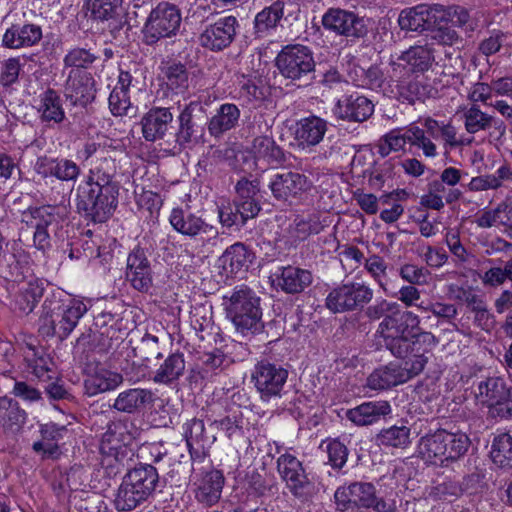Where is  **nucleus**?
<instances>
[{
    "instance_id": "nucleus-17",
    "label": "nucleus",
    "mask_w": 512,
    "mask_h": 512,
    "mask_svg": "<svg viewBox=\"0 0 512 512\" xmlns=\"http://www.w3.org/2000/svg\"><path fill=\"white\" fill-rule=\"evenodd\" d=\"M403 359L405 361L402 366L390 364L376 369L367 378V386L374 390H384L405 383L419 375L427 363V359Z\"/></svg>"
},
{
    "instance_id": "nucleus-11",
    "label": "nucleus",
    "mask_w": 512,
    "mask_h": 512,
    "mask_svg": "<svg viewBox=\"0 0 512 512\" xmlns=\"http://www.w3.org/2000/svg\"><path fill=\"white\" fill-rule=\"evenodd\" d=\"M87 311L88 308L83 301L71 299L41 318L40 331L46 336H57L63 340L71 334Z\"/></svg>"
},
{
    "instance_id": "nucleus-61",
    "label": "nucleus",
    "mask_w": 512,
    "mask_h": 512,
    "mask_svg": "<svg viewBox=\"0 0 512 512\" xmlns=\"http://www.w3.org/2000/svg\"><path fill=\"white\" fill-rule=\"evenodd\" d=\"M450 291L453 293L454 299L466 304L470 312L485 302L483 296L475 293L472 287H451Z\"/></svg>"
},
{
    "instance_id": "nucleus-59",
    "label": "nucleus",
    "mask_w": 512,
    "mask_h": 512,
    "mask_svg": "<svg viewBox=\"0 0 512 512\" xmlns=\"http://www.w3.org/2000/svg\"><path fill=\"white\" fill-rule=\"evenodd\" d=\"M96 59L97 56L90 50L74 48L65 55L63 62L65 67L86 69L91 66Z\"/></svg>"
},
{
    "instance_id": "nucleus-32",
    "label": "nucleus",
    "mask_w": 512,
    "mask_h": 512,
    "mask_svg": "<svg viewBox=\"0 0 512 512\" xmlns=\"http://www.w3.org/2000/svg\"><path fill=\"white\" fill-rule=\"evenodd\" d=\"M42 37V28L39 25L13 24L4 33L2 43L7 48L18 49L34 46L40 42Z\"/></svg>"
},
{
    "instance_id": "nucleus-48",
    "label": "nucleus",
    "mask_w": 512,
    "mask_h": 512,
    "mask_svg": "<svg viewBox=\"0 0 512 512\" xmlns=\"http://www.w3.org/2000/svg\"><path fill=\"white\" fill-rule=\"evenodd\" d=\"M465 129L470 134H475L481 130H487L494 127L501 134L505 131V125L502 120L496 119L482 112L478 106H471L464 114Z\"/></svg>"
},
{
    "instance_id": "nucleus-7",
    "label": "nucleus",
    "mask_w": 512,
    "mask_h": 512,
    "mask_svg": "<svg viewBox=\"0 0 512 512\" xmlns=\"http://www.w3.org/2000/svg\"><path fill=\"white\" fill-rule=\"evenodd\" d=\"M182 12L178 5L159 2L149 13L142 27L143 42L153 46L162 39L173 38L180 31Z\"/></svg>"
},
{
    "instance_id": "nucleus-23",
    "label": "nucleus",
    "mask_w": 512,
    "mask_h": 512,
    "mask_svg": "<svg viewBox=\"0 0 512 512\" xmlns=\"http://www.w3.org/2000/svg\"><path fill=\"white\" fill-rule=\"evenodd\" d=\"M309 186L310 182L305 175L293 171L274 174L268 185L273 197L281 201L296 198L308 190Z\"/></svg>"
},
{
    "instance_id": "nucleus-58",
    "label": "nucleus",
    "mask_w": 512,
    "mask_h": 512,
    "mask_svg": "<svg viewBox=\"0 0 512 512\" xmlns=\"http://www.w3.org/2000/svg\"><path fill=\"white\" fill-rule=\"evenodd\" d=\"M324 229L319 217L311 216L307 219L296 218L291 226V234L300 240H305L310 235L319 234Z\"/></svg>"
},
{
    "instance_id": "nucleus-49",
    "label": "nucleus",
    "mask_w": 512,
    "mask_h": 512,
    "mask_svg": "<svg viewBox=\"0 0 512 512\" xmlns=\"http://www.w3.org/2000/svg\"><path fill=\"white\" fill-rule=\"evenodd\" d=\"M283 14L284 3L281 1H276L257 13L254 19V34L256 37L262 38L270 30L276 28Z\"/></svg>"
},
{
    "instance_id": "nucleus-21",
    "label": "nucleus",
    "mask_w": 512,
    "mask_h": 512,
    "mask_svg": "<svg viewBox=\"0 0 512 512\" xmlns=\"http://www.w3.org/2000/svg\"><path fill=\"white\" fill-rule=\"evenodd\" d=\"M152 274L147 251L140 246H136L127 257V280L134 289L147 292L152 286Z\"/></svg>"
},
{
    "instance_id": "nucleus-9",
    "label": "nucleus",
    "mask_w": 512,
    "mask_h": 512,
    "mask_svg": "<svg viewBox=\"0 0 512 512\" xmlns=\"http://www.w3.org/2000/svg\"><path fill=\"white\" fill-rule=\"evenodd\" d=\"M337 509L341 512L354 508H372L375 512H396L394 502H387L378 497L372 483L353 482L348 486L338 487L334 493Z\"/></svg>"
},
{
    "instance_id": "nucleus-46",
    "label": "nucleus",
    "mask_w": 512,
    "mask_h": 512,
    "mask_svg": "<svg viewBox=\"0 0 512 512\" xmlns=\"http://www.w3.org/2000/svg\"><path fill=\"white\" fill-rule=\"evenodd\" d=\"M27 414L12 398H0V424L6 430L18 432L25 424Z\"/></svg>"
},
{
    "instance_id": "nucleus-53",
    "label": "nucleus",
    "mask_w": 512,
    "mask_h": 512,
    "mask_svg": "<svg viewBox=\"0 0 512 512\" xmlns=\"http://www.w3.org/2000/svg\"><path fill=\"white\" fill-rule=\"evenodd\" d=\"M190 324L200 340L208 339L214 330L211 308L205 306L195 307L190 312Z\"/></svg>"
},
{
    "instance_id": "nucleus-4",
    "label": "nucleus",
    "mask_w": 512,
    "mask_h": 512,
    "mask_svg": "<svg viewBox=\"0 0 512 512\" xmlns=\"http://www.w3.org/2000/svg\"><path fill=\"white\" fill-rule=\"evenodd\" d=\"M470 445L469 437L463 432L437 429L420 438L418 453L426 462L447 467L462 458Z\"/></svg>"
},
{
    "instance_id": "nucleus-35",
    "label": "nucleus",
    "mask_w": 512,
    "mask_h": 512,
    "mask_svg": "<svg viewBox=\"0 0 512 512\" xmlns=\"http://www.w3.org/2000/svg\"><path fill=\"white\" fill-rule=\"evenodd\" d=\"M250 152L258 163L270 166L282 165L286 161L283 149L269 136H257L253 139Z\"/></svg>"
},
{
    "instance_id": "nucleus-22",
    "label": "nucleus",
    "mask_w": 512,
    "mask_h": 512,
    "mask_svg": "<svg viewBox=\"0 0 512 512\" xmlns=\"http://www.w3.org/2000/svg\"><path fill=\"white\" fill-rule=\"evenodd\" d=\"M374 113L372 101L358 93L344 95L333 109V114L340 120L348 122H364Z\"/></svg>"
},
{
    "instance_id": "nucleus-33",
    "label": "nucleus",
    "mask_w": 512,
    "mask_h": 512,
    "mask_svg": "<svg viewBox=\"0 0 512 512\" xmlns=\"http://www.w3.org/2000/svg\"><path fill=\"white\" fill-rule=\"evenodd\" d=\"M37 113L40 121L48 127L60 125L64 122L66 115L62 98L56 90L48 88L39 95Z\"/></svg>"
},
{
    "instance_id": "nucleus-14",
    "label": "nucleus",
    "mask_w": 512,
    "mask_h": 512,
    "mask_svg": "<svg viewBox=\"0 0 512 512\" xmlns=\"http://www.w3.org/2000/svg\"><path fill=\"white\" fill-rule=\"evenodd\" d=\"M289 372L282 365L268 360L259 361L251 374V380L259 393L260 399L270 402L281 398Z\"/></svg>"
},
{
    "instance_id": "nucleus-50",
    "label": "nucleus",
    "mask_w": 512,
    "mask_h": 512,
    "mask_svg": "<svg viewBox=\"0 0 512 512\" xmlns=\"http://www.w3.org/2000/svg\"><path fill=\"white\" fill-rule=\"evenodd\" d=\"M489 454L498 468L512 469V435L505 432L494 436Z\"/></svg>"
},
{
    "instance_id": "nucleus-27",
    "label": "nucleus",
    "mask_w": 512,
    "mask_h": 512,
    "mask_svg": "<svg viewBox=\"0 0 512 512\" xmlns=\"http://www.w3.org/2000/svg\"><path fill=\"white\" fill-rule=\"evenodd\" d=\"M437 17V4H420L401 11L398 24L402 30L429 31L432 26L438 24Z\"/></svg>"
},
{
    "instance_id": "nucleus-20",
    "label": "nucleus",
    "mask_w": 512,
    "mask_h": 512,
    "mask_svg": "<svg viewBox=\"0 0 512 512\" xmlns=\"http://www.w3.org/2000/svg\"><path fill=\"white\" fill-rule=\"evenodd\" d=\"M64 97L70 105L86 108L96 97V81L91 73L70 71L64 85Z\"/></svg>"
},
{
    "instance_id": "nucleus-44",
    "label": "nucleus",
    "mask_w": 512,
    "mask_h": 512,
    "mask_svg": "<svg viewBox=\"0 0 512 512\" xmlns=\"http://www.w3.org/2000/svg\"><path fill=\"white\" fill-rule=\"evenodd\" d=\"M124 382V377L118 372L98 369L90 375L84 382L86 393L89 396H95L100 393L115 390Z\"/></svg>"
},
{
    "instance_id": "nucleus-43",
    "label": "nucleus",
    "mask_w": 512,
    "mask_h": 512,
    "mask_svg": "<svg viewBox=\"0 0 512 512\" xmlns=\"http://www.w3.org/2000/svg\"><path fill=\"white\" fill-rule=\"evenodd\" d=\"M156 368L153 381L161 384H171L177 381L185 371L184 354L175 352L169 354L161 363L154 364Z\"/></svg>"
},
{
    "instance_id": "nucleus-51",
    "label": "nucleus",
    "mask_w": 512,
    "mask_h": 512,
    "mask_svg": "<svg viewBox=\"0 0 512 512\" xmlns=\"http://www.w3.org/2000/svg\"><path fill=\"white\" fill-rule=\"evenodd\" d=\"M434 89L424 80L412 79L397 86L398 99L413 105L416 101H425L432 96Z\"/></svg>"
},
{
    "instance_id": "nucleus-47",
    "label": "nucleus",
    "mask_w": 512,
    "mask_h": 512,
    "mask_svg": "<svg viewBox=\"0 0 512 512\" xmlns=\"http://www.w3.org/2000/svg\"><path fill=\"white\" fill-rule=\"evenodd\" d=\"M508 387L504 379L500 377H487L481 380L477 385L475 396L477 400L487 407L491 406L494 402L503 400L508 390Z\"/></svg>"
},
{
    "instance_id": "nucleus-18",
    "label": "nucleus",
    "mask_w": 512,
    "mask_h": 512,
    "mask_svg": "<svg viewBox=\"0 0 512 512\" xmlns=\"http://www.w3.org/2000/svg\"><path fill=\"white\" fill-rule=\"evenodd\" d=\"M368 19L360 17L356 13L340 8H329L322 16L323 27L337 35L361 39L368 35Z\"/></svg>"
},
{
    "instance_id": "nucleus-6",
    "label": "nucleus",
    "mask_w": 512,
    "mask_h": 512,
    "mask_svg": "<svg viewBox=\"0 0 512 512\" xmlns=\"http://www.w3.org/2000/svg\"><path fill=\"white\" fill-rule=\"evenodd\" d=\"M280 75L294 83L308 84L314 79L316 62L313 51L302 44L284 46L275 58Z\"/></svg>"
},
{
    "instance_id": "nucleus-12",
    "label": "nucleus",
    "mask_w": 512,
    "mask_h": 512,
    "mask_svg": "<svg viewBox=\"0 0 512 512\" xmlns=\"http://www.w3.org/2000/svg\"><path fill=\"white\" fill-rule=\"evenodd\" d=\"M62 220L59 208L51 205L29 208L22 213V222L34 229L33 246L42 252L51 248L50 233L58 229Z\"/></svg>"
},
{
    "instance_id": "nucleus-1",
    "label": "nucleus",
    "mask_w": 512,
    "mask_h": 512,
    "mask_svg": "<svg viewBox=\"0 0 512 512\" xmlns=\"http://www.w3.org/2000/svg\"><path fill=\"white\" fill-rule=\"evenodd\" d=\"M419 323L420 320L416 314L401 309L398 304L379 323L377 334L383 340L384 346L395 357L428 360L426 354L436 346V337L431 332L426 331L413 334L411 337L408 336L409 328H414Z\"/></svg>"
},
{
    "instance_id": "nucleus-3",
    "label": "nucleus",
    "mask_w": 512,
    "mask_h": 512,
    "mask_svg": "<svg viewBox=\"0 0 512 512\" xmlns=\"http://www.w3.org/2000/svg\"><path fill=\"white\" fill-rule=\"evenodd\" d=\"M222 306L226 318L231 321L237 333L250 336L264 328L261 298L247 285H239L223 296Z\"/></svg>"
},
{
    "instance_id": "nucleus-39",
    "label": "nucleus",
    "mask_w": 512,
    "mask_h": 512,
    "mask_svg": "<svg viewBox=\"0 0 512 512\" xmlns=\"http://www.w3.org/2000/svg\"><path fill=\"white\" fill-rule=\"evenodd\" d=\"M224 485V476L219 470L206 472L199 481L195 490V498L198 502L213 506L221 498Z\"/></svg>"
},
{
    "instance_id": "nucleus-63",
    "label": "nucleus",
    "mask_w": 512,
    "mask_h": 512,
    "mask_svg": "<svg viewBox=\"0 0 512 512\" xmlns=\"http://www.w3.org/2000/svg\"><path fill=\"white\" fill-rule=\"evenodd\" d=\"M330 465L335 469H341L348 457L347 447L338 439L329 441L326 445Z\"/></svg>"
},
{
    "instance_id": "nucleus-5",
    "label": "nucleus",
    "mask_w": 512,
    "mask_h": 512,
    "mask_svg": "<svg viewBox=\"0 0 512 512\" xmlns=\"http://www.w3.org/2000/svg\"><path fill=\"white\" fill-rule=\"evenodd\" d=\"M118 197V188L80 184L76 190V207L86 219L104 223L115 212Z\"/></svg>"
},
{
    "instance_id": "nucleus-45",
    "label": "nucleus",
    "mask_w": 512,
    "mask_h": 512,
    "mask_svg": "<svg viewBox=\"0 0 512 512\" xmlns=\"http://www.w3.org/2000/svg\"><path fill=\"white\" fill-rule=\"evenodd\" d=\"M438 24L445 22L473 32L477 28V21L471 17L470 11L459 5L443 6L437 4Z\"/></svg>"
},
{
    "instance_id": "nucleus-28",
    "label": "nucleus",
    "mask_w": 512,
    "mask_h": 512,
    "mask_svg": "<svg viewBox=\"0 0 512 512\" xmlns=\"http://www.w3.org/2000/svg\"><path fill=\"white\" fill-rule=\"evenodd\" d=\"M273 284L287 294H300L313 282L309 270L295 266L280 267L274 274Z\"/></svg>"
},
{
    "instance_id": "nucleus-2",
    "label": "nucleus",
    "mask_w": 512,
    "mask_h": 512,
    "mask_svg": "<svg viewBox=\"0 0 512 512\" xmlns=\"http://www.w3.org/2000/svg\"><path fill=\"white\" fill-rule=\"evenodd\" d=\"M160 485L156 467L138 463L128 469L114 494L113 505L119 512H130L147 502Z\"/></svg>"
},
{
    "instance_id": "nucleus-36",
    "label": "nucleus",
    "mask_w": 512,
    "mask_h": 512,
    "mask_svg": "<svg viewBox=\"0 0 512 512\" xmlns=\"http://www.w3.org/2000/svg\"><path fill=\"white\" fill-rule=\"evenodd\" d=\"M122 2L123 0H89L88 8L91 17L98 21H108L112 33L122 28Z\"/></svg>"
},
{
    "instance_id": "nucleus-29",
    "label": "nucleus",
    "mask_w": 512,
    "mask_h": 512,
    "mask_svg": "<svg viewBox=\"0 0 512 512\" xmlns=\"http://www.w3.org/2000/svg\"><path fill=\"white\" fill-rule=\"evenodd\" d=\"M173 121V114L167 107H152L141 119L142 134L146 141L155 142L165 137Z\"/></svg>"
},
{
    "instance_id": "nucleus-34",
    "label": "nucleus",
    "mask_w": 512,
    "mask_h": 512,
    "mask_svg": "<svg viewBox=\"0 0 512 512\" xmlns=\"http://www.w3.org/2000/svg\"><path fill=\"white\" fill-rule=\"evenodd\" d=\"M152 402L153 393L151 390L129 388L117 395L110 408L120 413L134 414L140 412Z\"/></svg>"
},
{
    "instance_id": "nucleus-42",
    "label": "nucleus",
    "mask_w": 512,
    "mask_h": 512,
    "mask_svg": "<svg viewBox=\"0 0 512 512\" xmlns=\"http://www.w3.org/2000/svg\"><path fill=\"white\" fill-rule=\"evenodd\" d=\"M254 259V253L245 244L237 242L223 252L219 261L224 270L231 274L247 271Z\"/></svg>"
},
{
    "instance_id": "nucleus-8",
    "label": "nucleus",
    "mask_w": 512,
    "mask_h": 512,
    "mask_svg": "<svg viewBox=\"0 0 512 512\" xmlns=\"http://www.w3.org/2000/svg\"><path fill=\"white\" fill-rule=\"evenodd\" d=\"M126 421L111 422L102 436L101 451L104 455L102 465L109 477H115L124 470L130 469L132 452L125 445Z\"/></svg>"
},
{
    "instance_id": "nucleus-30",
    "label": "nucleus",
    "mask_w": 512,
    "mask_h": 512,
    "mask_svg": "<svg viewBox=\"0 0 512 512\" xmlns=\"http://www.w3.org/2000/svg\"><path fill=\"white\" fill-rule=\"evenodd\" d=\"M327 129V121L317 115L301 118L295 125V140L302 149L317 146L323 140Z\"/></svg>"
},
{
    "instance_id": "nucleus-60",
    "label": "nucleus",
    "mask_w": 512,
    "mask_h": 512,
    "mask_svg": "<svg viewBox=\"0 0 512 512\" xmlns=\"http://www.w3.org/2000/svg\"><path fill=\"white\" fill-rule=\"evenodd\" d=\"M408 143L421 148L426 157H434L437 154L435 144L425 135V131L418 126L409 127Z\"/></svg>"
},
{
    "instance_id": "nucleus-10",
    "label": "nucleus",
    "mask_w": 512,
    "mask_h": 512,
    "mask_svg": "<svg viewBox=\"0 0 512 512\" xmlns=\"http://www.w3.org/2000/svg\"><path fill=\"white\" fill-rule=\"evenodd\" d=\"M171 226L178 233L194 240L202 249L213 248L219 240L217 227L209 224L196 214L182 208H174L169 216Z\"/></svg>"
},
{
    "instance_id": "nucleus-13",
    "label": "nucleus",
    "mask_w": 512,
    "mask_h": 512,
    "mask_svg": "<svg viewBox=\"0 0 512 512\" xmlns=\"http://www.w3.org/2000/svg\"><path fill=\"white\" fill-rule=\"evenodd\" d=\"M0 277L8 282L19 284L15 309L23 315L30 314L43 296V283L36 278L23 281L22 275L19 272V263L15 257H11V262L7 261L6 265L0 264Z\"/></svg>"
},
{
    "instance_id": "nucleus-38",
    "label": "nucleus",
    "mask_w": 512,
    "mask_h": 512,
    "mask_svg": "<svg viewBox=\"0 0 512 512\" xmlns=\"http://www.w3.org/2000/svg\"><path fill=\"white\" fill-rule=\"evenodd\" d=\"M240 109L232 103L220 105L216 113L207 121V129L212 137L220 138L234 129L240 119Z\"/></svg>"
},
{
    "instance_id": "nucleus-25",
    "label": "nucleus",
    "mask_w": 512,
    "mask_h": 512,
    "mask_svg": "<svg viewBox=\"0 0 512 512\" xmlns=\"http://www.w3.org/2000/svg\"><path fill=\"white\" fill-rule=\"evenodd\" d=\"M183 436L192 460L202 459L206 449L216 441L213 430H207L201 419L193 418L183 425Z\"/></svg>"
},
{
    "instance_id": "nucleus-26",
    "label": "nucleus",
    "mask_w": 512,
    "mask_h": 512,
    "mask_svg": "<svg viewBox=\"0 0 512 512\" xmlns=\"http://www.w3.org/2000/svg\"><path fill=\"white\" fill-rule=\"evenodd\" d=\"M34 169L43 178L55 177L64 182H75L80 175V167L67 158L39 157Z\"/></svg>"
},
{
    "instance_id": "nucleus-55",
    "label": "nucleus",
    "mask_w": 512,
    "mask_h": 512,
    "mask_svg": "<svg viewBox=\"0 0 512 512\" xmlns=\"http://www.w3.org/2000/svg\"><path fill=\"white\" fill-rule=\"evenodd\" d=\"M135 355L138 356L145 364L146 366H149L150 364H155V361H159L163 359V351L159 346V339L158 337L151 335V334H145L140 344L134 349Z\"/></svg>"
},
{
    "instance_id": "nucleus-37",
    "label": "nucleus",
    "mask_w": 512,
    "mask_h": 512,
    "mask_svg": "<svg viewBox=\"0 0 512 512\" xmlns=\"http://www.w3.org/2000/svg\"><path fill=\"white\" fill-rule=\"evenodd\" d=\"M390 412L391 406L388 401H369L347 410L346 417L358 426H366L377 422Z\"/></svg>"
},
{
    "instance_id": "nucleus-40",
    "label": "nucleus",
    "mask_w": 512,
    "mask_h": 512,
    "mask_svg": "<svg viewBox=\"0 0 512 512\" xmlns=\"http://www.w3.org/2000/svg\"><path fill=\"white\" fill-rule=\"evenodd\" d=\"M117 174L116 162L108 156H101L96 159L95 164L90 168L86 181L83 184L95 185L120 189L119 182L115 180Z\"/></svg>"
},
{
    "instance_id": "nucleus-54",
    "label": "nucleus",
    "mask_w": 512,
    "mask_h": 512,
    "mask_svg": "<svg viewBox=\"0 0 512 512\" xmlns=\"http://www.w3.org/2000/svg\"><path fill=\"white\" fill-rule=\"evenodd\" d=\"M378 446L405 448L410 443V429L406 426H392L382 429L375 437Z\"/></svg>"
},
{
    "instance_id": "nucleus-56",
    "label": "nucleus",
    "mask_w": 512,
    "mask_h": 512,
    "mask_svg": "<svg viewBox=\"0 0 512 512\" xmlns=\"http://www.w3.org/2000/svg\"><path fill=\"white\" fill-rule=\"evenodd\" d=\"M431 27L428 34L426 35V41L441 46H456L463 43V38L459 33L451 26L439 25Z\"/></svg>"
},
{
    "instance_id": "nucleus-41",
    "label": "nucleus",
    "mask_w": 512,
    "mask_h": 512,
    "mask_svg": "<svg viewBox=\"0 0 512 512\" xmlns=\"http://www.w3.org/2000/svg\"><path fill=\"white\" fill-rule=\"evenodd\" d=\"M434 54L432 43L425 40L423 44H416L402 52L398 59L408 65L411 71L423 73L431 68L435 60Z\"/></svg>"
},
{
    "instance_id": "nucleus-62",
    "label": "nucleus",
    "mask_w": 512,
    "mask_h": 512,
    "mask_svg": "<svg viewBox=\"0 0 512 512\" xmlns=\"http://www.w3.org/2000/svg\"><path fill=\"white\" fill-rule=\"evenodd\" d=\"M399 276L409 284L423 285L428 281L429 271L414 264H404L399 269Z\"/></svg>"
},
{
    "instance_id": "nucleus-31",
    "label": "nucleus",
    "mask_w": 512,
    "mask_h": 512,
    "mask_svg": "<svg viewBox=\"0 0 512 512\" xmlns=\"http://www.w3.org/2000/svg\"><path fill=\"white\" fill-rule=\"evenodd\" d=\"M39 432L41 440L33 443V451L37 454H41L43 459L58 458L61 454L58 442L67 434V427L50 422L41 424Z\"/></svg>"
},
{
    "instance_id": "nucleus-64",
    "label": "nucleus",
    "mask_w": 512,
    "mask_h": 512,
    "mask_svg": "<svg viewBox=\"0 0 512 512\" xmlns=\"http://www.w3.org/2000/svg\"><path fill=\"white\" fill-rule=\"evenodd\" d=\"M109 108L113 115H127L131 108L130 97L128 91L114 88L109 96Z\"/></svg>"
},
{
    "instance_id": "nucleus-52",
    "label": "nucleus",
    "mask_w": 512,
    "mask_h": 512,
    "mask_svg": "<svg viewBox=\"0 0 512 512\" xmlns=\"http://www.w3.org/2000/svg\"><path fill=\"white\" fill-rule=\"evenodd\" d=\"M480 228H490L494 225H512V206L507 202H501L494 209H484L475 220Z\"/></svg>"
},
{
    "instance_id": "nucleus-57",
    "label": "nucleus",
    "mask_w": 512,
    "mask_h": 512,
    "mask_svg": "<svg viewBox=\"0 0 512 512\" xmlns=\"http://www.w3.org/2000/svg\"><path fill=\"white\" fill-rule=\"evenodd\" d=\"M167 85L173 90H186L189 86V72L186 65L173 62L166 67Z\"/></svg>"
},
{
    "instance_id": "nucleus-24",
    "label": "nucleus",
    "mask_w": 512,
    "mask_h": 512,
    "mask_svg": "<svg viewBox=\"0 0 512 512\" xmlns=\"http://www.w3.org/2000/svg\"><path fill=\"white\" fill-rule=\"evenodd\" d=\"M277 470L294 496L299 497L304 494L309 485V479L301 461L292 454L284 453L277 459Z\"/></svg>"
},
{
    "instance_id": "nucleus-19",
    "label": "nucleus",
    "mask_w": 512,
    "mask_h": 512,
    "mask_svg": "<svg viewBox=\"0 0 512 512\" xmlns=\"http://www.w3.org/2000/svg\"><path fill=\"white\" fill-rule=\"evenodd\" d=\"M238 26V20L234 16L219 18L205 26L199 35V44L213 52L222 51L234 41Z\"/></svg>"
},
{
    "instance_id": "nucleus-15",
    "label": "nucleus",
    "mask_w": 512,
    "mask_h": 512,
    "mask_svg": "<svg viewBox=\"0 0 512 512\" xmlns=\"http://www.w3.org/2000/svg\"><path fill=\"white\" fill-rule=\"evenodd\" d=\"M178 128L175 143L182 149L191 148L201 142L205 133L204 108L196 101L185 105L177 117Z\"/></svg>"
},
{
    "instance_id": "nucleus-16",
    "label": "nucleus",
    "mask_w": 512,
    "mask_h": 512,
    "mask_svg": "<svg viewBox=\"0 0 512 512\" xmlns=\"http://www.w3.org/2000/svg\"><path fill=\"white\" fill-rule=\"evenodd\" d=\"M373 298V290L358 282L343 283L332 289L326 306L333 313L361 310Z\"/></svg>"
}]
</instances>
